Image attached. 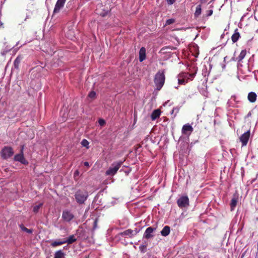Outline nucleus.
<instances>
[{
  "label": "nucleus",
  "mask_w": 258,
  "mask_h": 258,
  "mask_svg": "<svg viewBox=\"0 0 258 258\" xmlns=\"http://www.w3.org/2000/svg\"><path fill=\"white\" fill-rule=\"evenodd\" d=\"M156 228L149 227L147 228L144 234L143 237L146 239H149L154 237V232L156 230Z\"/></svg>",
  "instance_id": "obj_8"
},
{
  "label": "nucleus",
  "mask_w": 258,
  "mask_h": 258,
  "mask_svg": "<svg viewBox=\"0 0 258 258\" xmlns=\"http://www.w3.org/2000/svg\"><path fill=\"white\" fill-rule=\"evenodd\" d=\"M257 98L256 94L254 92H250L248 94L247 99L250 102H254Z\"/></svg>",
  "instance_id": "obj_16"
},
{
  "label": "nucleus",
  "mask_w": 258,
  "mask_h": 258,
  "mask_svg": "<svg viewBox=\"0 0 258 258\" xmlns=\"http://www.w3.org/2000/svg\"><path fill=\"white\" fill-rule=\"evenodd\" d=\"M86 258H89V257H86Z\"/></svg>",
  "instance_id": "obj_49"
},
{
  "label": "nucleus",
  "mask_w": 258,
  "mask_h": 258,
  "mask_svg": "<svg viewBox=\"0 0 258 258\" xmlns=\"http://www.w3.org/2000/svg\"><path fill=\"white\" fill-rule=\"evenodd\" d=\"M179 108L178 107H174L172 111H171V113L172 114H173L174 112H175V115H174V116H176V114L178 113V112L179 111Z\"/></svg>",
  "instance_id": "obj_34"
},
{
  "label": "nucleus",
  "mask_w": 258,
  "mask_h": 258,
  "mask_svg": "<svg viewBox=\"0 0 258 258\" xmlns=\"http://www.w3.org/2000/svg\"><path fill=\"white\" fill-rule=\"evenodd\" d=\"M139 231H140V229H138L137 228H135V229L133 230L134 236L136 235L139 232Z\"/></svg>",
  "instance_id": "obj_37"
},
{
  "label": "nucleus",
  "mask_w": 258,
  "mask_h": 258,
  "mask_svg": "<svg viewBox=\"0 0 258 258\" xmlns=\"http://www.w3.org/2000/svg\"><path fill=\"white\" fill-rule=\"evenodd\" d=\"M240 35L238 31V29H236L234 31V34L231 36V40L233 43L236 42L239 38H240Z\"/></svg>",
  "instance_id": "obj_17"
},
{
  "label": "nucleus",
  "mask_w": 258,
  "mask_h": 258,
  "mask_svg": "<svg viewBox=\"0 0 258 258\" xmlns=\"http://www.w3.org/2000/svg\"><path fill=\"white\" fill-rule=\"evenodd\" d=\"M98 123L100 126H103L105 124V121L104 119L100 118L98 120Z\"/></svg>",
  "instance_id": "obj_35"
},
{
  "label": "nucleus",
  "mask_w": 258,
  "mask_h": 258,
  "mask_svg": "<svg viewBox=\"0 0 258 258\" xmlns=\"http://www.w3.org/2000/svg\"><path fill=\"white\" fill-rule=\"evenodd\" d=\"M146 49L145 47H142L139 51V60L142 62L146 58Z\"/></svg>",
  "instance_id": "obj_15"
},
{
  "label": "nucleus",
  "mask_w": 258,
  "mask_h": 258,
  "mask_svg": "<svg viewBox=\"0 0 258 258\" xmlns=\"http://www.w3.org/2000/svg\"><path fill=\"white\" fill-rule=\"evenodd\" d=\"M238 200V196L235 194L233 196V197H232V198L231 200L230 203V209H231V211H233L235 209V208L237 205Z\"/></svg>",
  "instance_id": "obj_14"
},
{
  "label": "nucleus",
  "mask_w": 258,
  "mask_h": 258,
  "mask_svg": "<svg viewBox=\"0 0 258 258\" xmlns=\"http://www.w3.org/2000/svg\"><path fill=\"white\" fill-rule=\"evenodd\" d=\"M22 56H18L17 58L15 59L14 62V67L15 69L18 70L19 68L20 63L22 59Z\"/></svg>",
  "instance_id": "obj_21"
},
{
  "label": "nucleus",
  "mask_w": 258,
  "mask_h": 258,
  "mask_svg": "<svg viewBox=\"0 0 258 258\" xmlns=\"http://www.w3.org/2000/svg\"><path fill=\"white\" fill-rule=\"evenodd\" d=\"M177 204L180 209L187 208L189 205V199L186 195L181 196L177 200Z\"/></svg>",
  "instance_id": "obj_4"
},
{
  "label": "nucleus",
  "mask_w": 258,
  "mask_h": 258,
  "mask_svg": "<svg viewBox=\"0 0 258 258\" xmlns=\"http://www.w3.org/2000/svg\"><path fill=\"white\" fill-rule=\"evenodd\" d=\"M223 36H224V34H222V35H221V37H223Z\"/></svg>",
  "instance_id": "obj_48"
},
{
  "label": "nucleus",
  "mask_w": 258,
  "mask_h": 258,
  "mask_svg": "<svg viewBox=\"0 0 258 258\" xmlns=\"http://www.w3.org/2000/svg\"><path fill=\"white\" fill-rule=\"evenodd\" d=\"M106 174L107 175L110 176L111 177L113 176V168L110 167L108 170H107L106 172Z\"/></svg>",
  "instance_id": "obj_31"
},
{
  "label": "nucleus",
  "mask_w": 258,
  "mask_h": 258,
  "mask_svg": "<svg viewBox=\"0 0 258 258\" xmlns=\"http://www.w3.org/2000/svg\"><path fill=\"white\" fill-rule=\"evenodd\" d=\"M42 205H43L42 203H40L38 205L34 206L33 208L34 212L37 213L39 211L40 208L42 206Z\"/></svg>",
  "instance_id": "obj_27"
},
{
  "label": "nucleus",
  "mask_w": 258,
  "mask_h": 258,
  "mask_svg": "<svg viewBox=\"0 0 258 258\" xmlns=\"http://www.w3.org/2000/svg\"><path fill=\"white\" fill-rule=\"evenodd\" d=\"M89 142L86 140V139H83L82 141H81V145L83 146V147H86L87 148H88L89 147H88V145H89Z\"/></svg>",
  "instance_id": "obj_30"
},
{
  "label": "nucleus",
  "mask_w": 258,
  "mask_h": 258,
  "mask_svg": "<svg viewBox=\"0 0 258 258\" xmlns=\"http://www.w3.org/2000/svg\"><path fill=\"white\" fill-rule=\"evenodd\" d=\"M175 20L174 19H169L166 20L165 25H171L175 22Z\"/></svg>",
  "instance_id": "obj_32"
},
{
  "label": "nucleus",
  "mask_w": 258,
  "mask_h": 258,
  "mask_svg": "<svg viewBox=\"0 0 258 258\" xmlns=\"http://www.w3.org/2000/svg\"><path fill=\"white\" fill-rule=\"evenodd\" d=\"M170 232V228L168 226H165L161 231V234L163 236H167Z\"/></svg>",
  "instance_id": "obj_20"
},
{
  "label": "nucleus",
  "mask_w": 258,
  "mask_h": 258,
  "mask_svg": "<svg viewBox=\"0 0 258 258\" xmlns=\"http://www.w3.org/2000/svg\"><path fill=\"white\" fill-rule=\"evenodd\" d=\"M122 164V162L120 161V162L117 163V164L115 166H114V175L116 173L117 171L119 169V167L121 166Z\"/></svg>",
  "instance_id": "obj_26"
},
{
  "label": "nucleus",
  "mask_w": 258,
  "mask_h": 258,
  "mask_svg": "<svg viewBox=\"0 0 258 258\" xmlns=\"http://www.w3.org/2000/svg\"><path fill=\"white\" fill-rule=\"evenodd\" d=\"M193 131L192 127L188 123L183 125L182 127V133L185 135H189Z\"/></svg>",
  "instance_id": "obj_11"
},
{
  "label": "nucleus",
  "mask_w": 258,
  "mask_h": 258,
  "mask_svg": "<svg viewBox=\"0 0 258 258\" xmlns=\"http://www.w3.org/2000/svg\"><path fill=\"white\" fill-rule=\"evenodd\" d=\"M3 25V24H2V22L0 21V26H1V25Z\"/></svg>",
  "instance_id": "obj_46"
},
{
  "label": "nucleus",
  "mask_w": 258,
  "mask_h": 258,
  "mask_svg": "<svg viewBox=\"0 0 258 258\" xmlns=\"http://www.w3.org/2000/svg\"><path fill=\"white\" fill-rule=\"evenodd\" d=\"M197 68L193 67L189 68L188 71L190 73L183 72L179 75L178 82L179 84H185L189 81H191L196 76L197 72Z\"/></svg>",
  "instance_id": "obj_1"
},
{
  "label": "nucleus",
  "mask_w": 258,
  "mask_h": 258,
  "mask_svg": "<svg viewBox=\"0 0 258 258\" xmlns=\"http://www.w3.org/2000/svg\"><path fill=\"white\" fill-rule=\"evenodd\" d=\"M95 95H96L95 92L94 91H92V92H90L89 94H88V97L90 98L93 99V98H95Z\"/></svg>",
  "instance_id": "obj_36"
},
{
  "label": "nucleus",
  "mask_w": 258,
  "mask_h": 258,
  "mask_svg": "<svg viewBox=\"0 0 258 258\" xmlns=\"http://www.w3.org/2000/svg\"><path fill=\"white\" fill-rule=\"evenodd\" d=\"M167 2L168 4L172 5L175 2V0H167Z\"/></svg>",
  "instance_id": "obj_39"
},
{
  "label": "nucleus",
  "mask_w": 258,
  "mask_h": 258,
  "mask_svg": "<svg viewBox=\"0 0 258 258\" xmlns=\"http://www.w3.org/2000/svg\"><path fill=\"white\" fill-rule=\"evenodd\" d=\"M129 172H130V171H125V173L126 175H127L129 173Z\"/></svg>",
  "instance_id": "obj_43"
},
{
  "label": "nucleus",
  "mask_w": 258,
  "mask_h": 258,
  "mask_svg": "<svg viewBox=\"0 0 258 258\" xmlns=\"http://www.w3.org/2000/svg\"><path fill=\"white\" fill-rule=\"evenodd\" d=\"M246 53V50L245 49H243L241 51L239 55L237 57L233 56L231 58V60L232 61H237L238 67L239 66H241L242 65L240 63L242 62V60L245 57Z\"/></svg>",
  "instance_id": "obj_6"
},
{
  "label": "nucleus",
  "mask_w": 258,
  "mask_h": 258,
  "mask_svg": "<svg viewBox=\"0 0 258 258\" xmlns=\"http://www.w3.org/2000/svg\"><path fill=\"white\" fill-rule=\"evenodd\" d=\"M85 166L88 167L89 166V164L88 162H85L84 163Z\"/></svg>",
  "instance_id": "obj_40"
},
{
  "label": "nucleus",
  "mask_w": 258,
  "mask_h": 258,
  "mask_svg": "<svg viewBox=\"0 0 258 258\" xmlns=\"http://www.w3.org/2000/svg\"><path fill=\"white\" fill-rule=\"evenodd\" d=\"M65 243L64 242V240H56V241H54L53 242H52L51 243V245L53 247H56L57 246H58V245H60L61 244H63Z\"/></svg>",
  "instance_id": "obj_24"
},
{
  "label": "nucleus",
  "mask_w": 258,
  "mask_h": 258,
  "mask_svg": "<svg viewBox=\"0 0 258 258\" xmlns=\"http://www.w3.org/2000/svg\"><path fill=\"white\" fill-rule=\"evenodd\" d=\"M66 0H57L53 10L54 13H58L65 4Z\"/></svg>",
  "instance_id": "obj_12"
},
{
  "label": "nucleus",
  "mask_w": 258,
  "mask_h": 258,
  "mask_svg": "<svg viewBox=\"0 0 258 258\" xmlns=\"http://www.w3.org/2000/svg\"><path fill=\"white\" fill-rule=\"evenodd\" d=\"M21 228L23 231H25L28 233H31L32 232V230L29 229L27 228L26 227H24V226L21 225Z\"/></svg>",
  "instance_id": "obj_33"
},
{
  "label": "nucleus",
  "mask_w": 258,
  "mask_h": 258,
  "mask_svg": "<svg viewBox=\"0 0 258 258\" xmlns=\"http://www.w3.org/2000/svg\"><path fill=\"white\" fill-rule=\"evenodd\" d=\"M78 173H79L78 171H77H77H76V172H75V174H78Z\"/></svg>",
  "instance_id": "obj_44"
},
{
  "label": "nucleus",
  "mask_w": 258,
  "mask_h": 258,
  "mask_svg": "<svg viewBox=\"0 0 258 258\" xmlns=\"http://www.w3.org/2000/svg\"><path fill=\"white\" fill-rule=\"evenodd\" d=\"M14 153L13 149L9 146L4 147L1 152L2 157L4 159H7L11 157Z\"/></svg>",
  "instance_id": "obj_5"
},
{
  "label": "nucleus",
  "mask_w": 258,
  "mask_h": 258,
  "mask_svg": "<svg viewBox=\"0 0 258 258\" xmlns=\"http://www.w3.org/2000/svg\"><path fill=\"white\" fill-rule=\"evenodd\" d=\"M250 137V131H248L243 134L240 137V141L242 143V146H245L247 145L248 141Z\"/></svg>",
  "instance_id": "obj_9"
},
{
  "label": "nucleus",
  "mask_w": 258,
  "mask_h": 258,
  "mask_svg": "<svg viewBox=\"0 0 258 258\" xmlns=\"http://www.w3.org/2000/svg\"><path fill=\"white\" fill-rule=\"evenodd\" d=\"M225 68V64H224V65L222 66V68H223V69H224Z\"/></svg>",
  "instance_id": "obj_45"
},
{
  "label": "nucleus",
  "mask_w": 258,
  "mask_h": 258,
  "mask_svg": "<svg viewBox=\"0 0 258 258\" xmlns=\"http://www.w3.org/2000/svg\"><path fill=\"white\" fill-rule=\"evenodd\" d=\"M96 225H97V221L95 220L94 222V228H95L96 227Z\"/></svg>",
  "instance_id": "obj_41"
},
{
  "label": "nucleus",
  "mask_w": 258,
  "mask_h": 258,
  "mask_svg": "<svg viewBox=\"0 0 258 258\" xmlns=\"http://www.w3.org/2000/svg\"><path fill=\"white\" fill-rule=\"evenodd\" d=\"M54 258H64V253L61 250L56 251Z\"/></svg>",
  "instance_id": "obj_23"
},
{
  "label": "nucleus",
  "mask_w": 258,
  "mask_h": 258,
  "mask_svg": "<svg viewBox=\"0 0 258 258\" xmlns=\"http://www.w3.org/2000/svg\"><path fill=\"white\" fill-rule=\"evenodd\" d=\"M160 114H161V111L159 109H156V110H154L151 115L152 120H156L157 118L159 117Z\"/></svg>",
  "instance_id": "obj_19"
},
{
  "label": "nucleus",
  "mask_w": 258,
  "mask_h": 258,
  "mask_svg": "<svg viewBox=\"0 0 258 258\" xmlns=\"http://www.w3.org/2000/svg\"><path fill=\"white\" fill-rule=\"evenodd\" d=\"M201 12H202L201 5H199L196 7V11L195 13V17H198L201 15Z\"/></svg>",
  "instance_id": "obj_25"
},
{
  "label": "nucleus",
  "mask_w": 258,
  "mask_h": 258,
  "mask_svg": "<svg viewBox=\"0 0 258 258\" xmlns=\"http://www.w3.org/2000/svg\"><path fill=\"white\" fill-rule=\"evenodd\" d=\"M213 11L212 10H210L208 11V13H207V16H211L212 14H213Z\"/></svg>",
  "instance_id": "obj_38"
},
{
  "label": "nucleus",
  "mask_w": 258,
  "mask_h": 258,
  "mask_svg": "<svg viewBox=\"0 0 258 258\" xmlns=\"http://www.w3.org/2000/svg\"><path fill=\"white\" fill-rule=\"evenodd\" d=\"M146 248H147V245H144V244L141 245L139 246L140 250L143 253H145L146 252V250H147Z\"/></svg>",
  "instance_id": "obj_29"
},
{
  "label": "nucleus",
  "mask_w": 258,
  "mask_h": 258,
  "mask_svg": "<svg viewBox=\"0 0 258 258\" xmlns=\"http://www.w3.org/2000/svg\"><path fill=\"white\" fill-rule=\"evenodd\" d=\"M75 197L77 202L82 204L87 200L88 194L87 191L79 190L76 192Z\"/></svg>",
  "instance_id": "obj_3"
},
{
  "label": "nucleus",
  "mask_w": 258,
  "mask_h": 258,
  "mask_svg": "<svg viewBox=\"0 0 258 258\" xmlns=\"http://www.w3.org/2000/svg\"><path fill=\"white\" fill-rule=\"evenodd\" d=\"M239 102L237 100V97L235 95H232L230 99L227 101V105L228 107H236V105Z\"/></svg>",
  "instance_id": "obj_13"
},
{
  "label": "nucleus",
  "mask_w": 258,
  "mask_h": 258,
  "mask_svg": "<svg viewBox=\"0 0 258 258\" xmlns=\"http://www.w3.org/2000/svg\"><path fill=\"white\" fill-rule=\"evenodd\" d=\"M226 58V57H225L224 58V61L225 60Z\"/></svg>",
  "instance_id": "obj_47"
},
{
  "label": "nucleus",
  "mask_w": 258,
  "mask_h": 258,
  "mask_svg": "<svg viewBox=\"0 0 258 258\" xmlns=\"http://www.w3.org/2000/svg\"><path fill=\"white\" fill-rule=\"evenodd\" d=\"M24 146H22L21 149V152L19 154H16L14 157V160L16 161H19L22 164H27L28 163L25 160L23 155Z\"/></svg>",
  "instance_id": "obj_7"
},
{
  "label": "nucleus",
  "mask_w": 258,
  "mask_h": 258,
  "mask_svg": "<svg viewBox=\"0 0 258 258\" xmlns=\"http://www.w3.org/2000/svg\"><path fill=\"white\" fill-rule=\"evenodd\" d=\"M74 217V215L68 210L63 211L62 214V219L66 222L71 221Z\"/></svg>",
  "instance_id": "obj_10"
},
{
  "label": "nucleus",
  "mask_w": 258,
  "mask_h": 258,
  "mask_svg": "<svg viewBox=\"0 0 258 258\" xmlns=\"http://www.w3.org/2000/svg\"><path fill=\"white\" fill-rule=\"evenodd\" d=\"M133 232V230L129 229L121 232L119 235L122 236H127L131 238L134 236Z\"/></svg>",
  "instance_id": "obj_18"
},
{
  "label": "nucleus",
  "mask_w": 258,
  "mask_h": 258,
  "mask_svg": "<svg viewBox=\"0 0 258 258\" xmlns=\"http://www.w3.org/2000/svg\"><path fill=\"white\" fill-rule=\"evenodd\" d=\"M65 243H67L68 244H70L75 242L77 240L74 235L70 236L66 240H64Z\"/></svg>",
  "instance_id": "obj_22"
},
{
  "label": "nucleus",
  "mask_w": 258,
  "mask_h": 258,
  "mask_svg": "<svg viewBox=\"0 0 258 258\" xmlns=\"http://www.w3.org/2000/svg\"><path fill=\"white\" fill-rule=\"evenodd\" d=\"M209 72L207 70V68L205 66L202 70V75L206 77L209 75Z\"/></svg>",
  "instance_id": "obj_28"
},
{
  "label": "nucleus",
  "mask_w": 258,
  "mask_h": 258,
  "mask_svg": "<svg viewBox=\"0 0 258 258\" xmlns=\"http://www.w3.org/2000/svg\"><path fill=\"white\" fill-rule=\"evenodd\" d=\"M169 100H168L167 101L165 102L164 103V106L168 104V103L169 102Z\"/></svg>",
  "instance_id": "obj_42"
},
{
  "label": "nucleus",
  "mask_w": 258,
  "mask_h": 258,
  "mask_svg": "<svg viewBox=\"0 0 258 258\" xmlns=\"http://www.w3.org/2000/svg\"><path fill=\"white\" fill-rule=\"evenodd\" d=\"M165 79V75L163 72L159 71L156 74L154 79V83L158 90H160L163 86Z\"/></svg>",
  "instance_id": "obj_2"
}]
</instances>
